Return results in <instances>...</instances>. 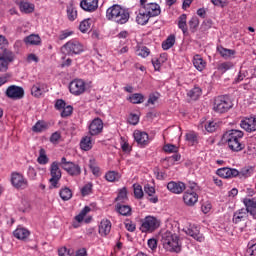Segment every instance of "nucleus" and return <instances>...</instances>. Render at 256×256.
<instances>
[{"label": "nucleus", "instance_id": "nucleus-46", "mask_svg": "<svg viewBox=\"0 0 256 256\" xmlns=\"http://www.w3.org/2000/svg\"><path fill=\"white\" fill-rule=\"evenodd\" d=\"M127 199V188L124 187L120 189L118 196L116 197V201H118V203H125Z\"/></svg>", "mask_w": 256, "mask_h": 256}, {"label": "nucleus", "instance_id": "nucleus-31", "mask_svg": "<svg viewBox=\"0 0 256 256\" xmlns=\"http://www.w3.org/2000/svg\"><path fill=\"white\" fill-rule=\"evenodd\" d=\"M14 237H16V239H20V240H23V239H27V237H29V235L31 234L29 232V230H27L26 228H23V227H19L17 228L14 232Z\"/></svg>", "mask_w": 256, "mask_h": 256}, {"label": "nucleus", "instance_id": "nucleus-40", "mask_svg": "<svg viewBox=\"0 0 256 256\" xmlns=\"http://www.w3.org/2000/svg\"><path fill=\"white\" fill-rule=\"evenodd\" d=\"M31 209V204L29 203L28 199L22 198L21 202L18 206V210L22 213H27Z\"/></svg>", "mask_w": 256, "mask_h": 256}, {"label": "nucleus", "instance_id": "nucleus-8", "mask_svg": "<svg viewBox=\"0 0 256 256\" xmlns=\"http://www.w3.org/2000/svg\"><path fill=\"white\" fill-rule=\"evenodd\" d=\"M159 225H161V223L157 218L153 216H147L144 218L140 226V231H142V233H153L155 229H158Z\"/></svg>", "mask_w": 256, "mask_h": 256}, {"label": "nucleus", "instance_id": "nucleus-22", "mask_svg": "<svg viewBox=\"0 0 256 256\" xmlns=\"http://www.w3.org/2000/svg\"><path fill=\"white\" fill-rule=\"evenodd\" d=\"M245 205V210L247 215H250L253 217V219H256V202L253 199L245 198L243 201Z\"/></svg>", "mask_w": 256, "mask_h": 256}, {"label": "nucleus", "instance_id": "nucleus-7", "mask_svg": "<svg viewBox=\"0 0 256 256\" xmlns=\"http://www.w3.org/2000/svg\"><path fill=\"white\" fill-rule=\"evenodd\" d=\"M60 167L71 177H79V175H81V166L71 161H67V158L65 157L61 158Z\"/></svg>", "mask_w": 256, "mask_h": 256}, {"label": "nucleus", "instance_id": "nucleus-9", "mask_svg": "<svg viewBox=\"0 0 256 256\" xmlns=\"http://www.w3.org/2000/svg\"><path fill=\"white\" fill-rule=\"evenodd\" d=\"M140 7L144 8L148 16L159 17L161 15V6L155 2H147V0H140Z\"/></svg>", "mask_w": 256, "mask_h": 256}, {"label": "nucleus", "instance_id": "nucleus-58", "mask_svg": "<svg viewBox=\"0 0 256 256\" xmlns=\"http://www.w3.org/2000/svg\"><path fill=\"white\" fill-rule=\"evenodd\" d=\"M71 35H73V31L64 30L60 33L58 38L60 41H63L67 39V37H71Z\"/></svg>", "mask_w": 256, "mask_h": 256}, {"label": "nucleus", "instance_id": "nucleus-13", "mask_svg": "<svg viewBox=\"0 0 256 256\" xmlns=\"http://www.w3.org/2000/svg\"><path fill=\"white\" fill-rule=\"evenodd\" d=\"M85 89V81L81 79H75L72 82H70L69 90L70 93H72V95H83Z\"/></svg>", "mask_w": 256, "mask_h": 256}, {"label": "nucleus", "instance_id": "nucleus-3", "mask_svg": "<svg viewBox=\"0 0 256 256\" xmlns=\"http://www.w3.org/2000/svg\"><path fill=\"white\" fill-rule=\"evenodd\" d=\"M161 243L166 251H170L171 253H179L181 251V240L173 232L167 231L162 234Z\"/></svg>", "mask_w": 256, "mask_h": 256}, {"label": "nucleus", "instance_id": "nucleus-19", "mask_svg": "<svg viewBox=\"0 0 256 256\" xmlns=\"http://www.w3.org/2000/svg\"><path fill=\"white\" fill-rule=\"evenodd\" d=\"M183 201L188 207H193L197 201H199V195L195 191L187 190L183 195Z\"/></svg>", "mask_w": 256, "mask_h": 256}, {"label": "nucleus", "instance_id": "nucleus-18", "mask_svg": "<svg viewBox=\"0 0 256 256\" xmlns=\"http://www.w3.org/2000/svg\"><path fill=\"white\" fill-rule=\"evenodd\" d=\"M240 125L242 129L248 133H253V131H256V117L251 116L250 118H246L245 120L241 121Z\"/></svg>", "mask_w": 256, "mask_h": 256}, {"label": "nucleus", "instance_id": "nucleus-64", "mask_svg": "<svg viewBox=\"0 0 256 256\" xmlns=\"http://www.w3.org/2000/svg\"><path fill=\"white\" fill-rule=\"evenodd\" d=\"M61 139V133L59 132H54L51 137H50V143H57Z\"/></svg>", "mask_w": 256, "mask_h": 256}, {"label": "nucleus", "instance_id": "nucleus-59", "mask_svg": "<svg viewBox=\"0 0 256 256\" xmlns=\"http://www.w3.org/2000/svg\"><path fill=\"white\" fill-rule=\"evenodd\" d=\"M67 106V104L64 102L63 99H59L55 103V109L58 111H61V109H64Z\"/></svg>", "mask_w": 256, "mask_h": 256}, {"label": "nucleus", "instance_id": "nucleus-49", "mask_svg": "<svg viewBox=\"0 0 256 256\" xmlns=\"http://www.w3.org/2000/svg\"><path fill=\"white\" fill-rule=\"evenodd\" d=\"M217 127H219V125L214 121L207 122L205 124V129L208 133H215V131H217Z\"/></svg>", "mask_w": 256, "mask_h": 256}, {"label": "nucleus", "instance_id": "nucleus-38", "mask_svg": "<svg viewBox=\"0 0 256 256\" xmlns=\"http://www.w3.org/2000/svg\"><path fill=\"white\" fill-rule=\"evenodd\" d=\"M173 45H175V35H170L164 42H162V49L168 51Z\"/></svg>", "mask_w": 256, "mask_h": 256}, {"label": "nucleus", "instance_id": "nucleus-12", "mask_svg": "<svg viewBox=\"0 0 256 256\" xmlns=\"http://www.w3.org/2000/svg\"><path fill=\"white\" fill-rule=\"evenodd\" d=\"M6 96H8L9 99L17 101L25 97V90H23V87L12 85L7 88Z\"/></svg>", "mask_w": 256, "mask_h": 256}, {"label": "nucleus", "instance_id": "nucleus-16", "mask_svg": "<svg viewBox=\"0 0 256 256\" xmlns=\"http://www.w3.org/2000/svg\"><path fill=\"white\" fill-rule=\"evenodd\" d=\"M80 7L83 9V11L93 13L99 9V0H82L80 2Z\"/></svg>", "mask_w": 256, "mask_h": 256}, {"label": "nucleus", "instance_id": "nucleus-17", "mask_svg": "<svg viewBox=\"0 0 256 256\" xmlns=\"http://www.w3.org/2000/svg\"><path fill=\"white\" fill-rule=\"evenodd\" d=\"M167 189L170 191V193H174L175 195H181L185 189H187V186H185V183L183 182H175L170 181L167 184Z\"/></svg>", "mask_w": 256, "mask_h": 256}, {"label": "nucleus", "instance_id": "nucleus-54", "mask_svg": "<svg viewBox=\"0 0 256 256\" xmlns=\"http://www.w3.org/2000/svg\"><path fill=\"white\" fill-rule=\"evenodd\" d=\"M165 153H177L179 148L173 144H166L163 147Z\"/></svg>", "mask_w": 256, "mask_h": 256}, {"label": "nucleus", "instance_id": "nucleus-52", "mask_svg": "<svg viewBox=\"0 0 256 256\" xmlns=\"http://www.w3.org/2000/svg\"><path fill=\"white\" fill-rule=\"evenodd\" d=\"M188 24L192 31H196V29L199 27V18L196 16L192 17Z\"/></svg>", "mask_w": 256, "mask_h": 256}, {"label": "nucleus", "instance_id": "nucleus-10", "mask_svg": "<svg viewBox=\"0 0 256 256\" xmlns=\"http://www.w3.org/2000/svg\"><path fill=\"white\" fill-rule=\"evenodd\" d=\"M11 183L15 189H19L21 191L27 189L29 187V181L23 174L19 172H13L11 176Z\"/></svg>", "mask_w": 256, "mask_h": 256}, {"label": "nucleus", "instance_id": "nucleus-28", "mask_svg": "<svg viewBox=\"0 0 256 256\" xmlns=\"http://www.w3.org/2000/svg\"><path fill=\"white\" fill-rule=\"evenodd\" d=\"M19 7H20V11L22 13L29 14V13H33V11H35V5L30 2H27V1H21L19 3Z\"/></svg>", "mask_w": 256, "mask_h": 256}, {"label": "nucleus", "instance_id": "nucleus-24", "mask_svg": "<svg viewBox=\"0 0 256 256\" xmlns=\"http://www.w3.org/2000/svg\"><path fill=\"white\" fill-rule=\"evenodd\" d=\"M98 233L101 235V237H107V235L111 233V221L108 219H103L100 222Z\"/></svg>", "mask_w": 256, "mask_h": 256}, {"label": "nucleus", "instance_id": "nucleus-53", "mask_svg": "<svg viewBox=\"0 0 256 256\" xmlns=\"http://www.w3.org/2000/svg\"><path fill=\"white\" fill-rule=\"evenodd\" d=\"M151 54V51L149 50V48H147V46H142L138 49V56L139 57H149V55Z\"/></svg>", "mask_w": 256, "mask_h": 256}, {"label": "nucleus", "instance_id": "nucleus-48", "mask_svg": "<svg viewBox=\"0 0 256 256\" xmlns=\"http://www.w3.org/2000/svg\"><path fill=\"white\" fill-rule=\"evenodd\" d=\"M134 197L136 199H143V188L139 184H134Z\"/></svg>", "mask_w": 256, "mask_h": 256}, {"label": "nucleus", "instance_id": "nucleus-32", "mask_svg": "<svg viewBox=\"0 0 256 256\" xmlns=\"http://www.w3.org/2000/svg\"><path fill=\"white\" fill-rule=\"evenodd\" d=\"M178 27L181 29L182 33L185 35L188 31L187 29V14H182L178 18Z\"/></svg>", "mask_w": 256, "mask_h": 256}, {"label": "nucleus", "instance_id": "nucleus-1", "mask_svg": "<svg viewBox=\"0 0 256 256\" xmlns=\"http://www.w3.org/2000/svg\"><path fill=\"white\" fill-rule=\"evenodd\" d=\"M241 139H243V131L241 130H229L223 135V141L227 143L231 151L236 153L245 149V144L241 143Z\"/></svg>", "mask_w": 256, "mask_h": 256}, {"label": "nucleus", "instance_id": "nucleus-5", "mask_svg": "<svg viewBox=\"0 0 256 256\" xmlns=\"http://www.w3.org/2000/svg\"><path fill=\"white\" fill-rule=\"evenodd\" d=\"M233 108V102L228 96H218L214 99L213 111L215 113H227Z\"/></svg>", "mask_w": 256, "mask_h": 256}, {"label": "nucleus", "instance_id": "nucleus-11", "mask_svg": "<svg viewBox=\"0 0 256 256\" xmlns=\"http://www.w3.org/2000/svg\"><path fill=\"white\" fill-rule=\"evenodd\" d=\"M13 61H15V53L5 48L1 54V71H7L10 63H13Z\"/></svg>", "mask_w": 256, "mask_h": 256}, {"label": "nucleus", "instance_id": "nucleus-51", "mask_svg": "<svg viewBox=\"0 0 256 256\" xmlns=\"http://www.w3.org/2000/svg\"><path fill=\"white\" fill-rule=\"evenodd\" d=\"M92 191H93V184L88 183L84 187H82L81 194L83 195V197H86V195H91Z\"/></svg>", "mask_w": 256, "mask_h": 256}, {"label": "nucleus", "instance_id": "nucleus-55", "mask_svg": "<svg viewBox=\"0 0 256 256\" xmlns=\"http://www.w3.org/2000/svg\"><path fill=\"white\" fill-rule=\"evenodd\" d=\"M62 112H61V117H69L72 115L73 113V106L68 105V106H64V108H62Z\"/></svg>", "mask_w": 256, "mask_h": 256}, {"label": "nucleus", "instance_id": "nucleus-35", "mask_svg": "<svg viewBox=\"0 0 256 256\" xmlns=\"http://www.w3.org/2000/svg\"><path fill=\"white\" fill-rule=\"evenodd\" d=\"M116 207L120 215H123L124 217H129V215H131V206L117 204Z\"/></svg>", "mask_w": 256, "mask_h": 256}, {"label": "nucleus", "instance_id": "nucleus-63", "mask_svg": "<svg viewBox=\"0 0 256 256\" xmlns=\"http://www.w3.org/2000/svg\"><path fill=\"white\" fill-rule=\"evenodd\" d=\"M212 207H213V206H212L209 202H204V203L202 204L201 209H202V212H203V213L207 214V213H209V211H211V208H212Z\"/></svg>", "mask_w": 256, "mask_h": 256}, {"label": "nucleus", "instance_id": "nucleus-23", "mask_svg": "<svg viewBox=\"0 0 256 256\" xmlns=\"http://www.w3.org/2000/svg\"><path fill=\"white\" fill-rule=\"evenodd\" d=\"M247 217H249V214H247V210L245 208H241L234 212L232 222L237 225L241 223V221H247Z\"/></svg>", "mask_w": 256, "mask_h": 256}, {"label": "nucleus", "instance_id": "nucleus-36", "mask_svg": "<svg viewBox=\"0 0 256 256\" xmlns=\"http://www.w3.org/2000/svg\"><path fill=\"white\" fill-rule=\"evenodd\" d=\"M37 162L39 165H47V163H49V157H47V152L43 148L39 150Z\"/></svg>", "mask_w": 256, "mask_h": 256}, {"label": "nucleus", "instance_id": "nucleus-50", "mask_svg": "<svg viewBox=\"0 0 256 256\" xmlns=\"http://www.w3.org/2000/svg\"><path fill=\"white\" fill-rule=\"evenodd\" d=\"M31 93L34 97H41L43 95V89H41V85L36 84L31 88Z\"/></svg>", "mask_w": 256, "mask_h": 256}, {"label": "nucleus", "instance_id": "nucleus-39", "mask_svg": "<svg viewBox=\"0 0 256 256\" xmlns=\"http://www.w3.org/2000/svg\"><path fill=\"white\" fill-rule=\"evenodd\" d=\"M105 179L106 181L113 183L115 181H119V179H121V175H119V173L116 171H109L108 173H106Z\"/></svg>", "mask_w": 256, "mask_h": 256}, {"label": "nucleus", "instance_id": "nucleus-34", "mask_svg": "<svg viewBox=\"0 0 256 256\" xmlns=\"http://www.w3.org/2000/svg\"><path fill=\"white\" fill-rule=\"evenodd\" d=\"M59 195L62 201H69L73 197V191L69 187H64L59 191Z\"/></svg>", "mask_w": 256, "mask_h": 256}, {"label": "nucleus", "instance_id": "nucleus-57", "mask_svg": "<svg viewBox=\"0 0 256 256\" xmlns=\"http://www.w3.org/2000/svg\"><path fill=\"white\" fill-rule=\"evenodd\" d=\"M186 141H189L191 145H195L197 143V135L195 133L186 134Z\"/></svg>", "mask_w": 256, "mask_h": 256}, {"label": "nucleus", "instance_id": "nucleus-4", "mask_svg": "<svg viewBox=\"0 0 256 256\" xmlns=\"http://www.w3.org/2000/svg\"><path fill=\"white\" fill-rule=\"evenodd\" d=\"M61 51L64 55L73 57V55H81L85 51V46L79 40H70L62 46Z\"/></svg>", "mask_w": 256, "mask_h": 256}, {"label": "nucleus", "instance_id": "nucleus-41", "mask_svg": "<svg viewBox=\"0 0 256 256\" xmlns=\"http://www.w3.org/2000/svg\"><path fill=\"white\" fill-rule=\"evenodd\" d=\"M201 93L202 90L199 87L195 86L192 90L188 92V97H190V99H193L194 101H197V99L201 97Z\"/></svg>", "mask_w": 256, "mask_h": 256}, {"label": "nucleus", "instance_id": "nucleus-26", "mask_svg": "<svg viewBox=\"0 0 256 256\" xmlns=\"http://www.w3.org/2000/svg\"><path fill=\"white\" fill-rule=\"evenodd\" d=\"M80 149H82V151H91V149H93V140L91 139V136L82 137L80 141Z\"/></svg>", "mask_w": 256, "mask_h": 256}, {"label": "nucleus", "instance_id": "nucleus-45", "mask_svg": "<svg viewBox=\"0 0 256 256\" xmlns=\"http://www.w3.org/2000/svg\"><path fill=\"white\" fill-rule=\"evenodd\" d=\"M79 29L81 33H87L91 29V19H85L80 23Z\"/></svg>", "mask_w": 256, "mask_h": 256}, {"label": "nucleus", "instance_id": "nucleus-44", "mask_svg": "<svg viewBox=\"0 0 256 256\" xmlns=\"http://www.w3.org/2000/svg\"><path fill=\"white\" fill-rule=\"evenodd\" d=\"M130 103H133L134 105H137L139 103H143L145 101V97L143 94L135 93L132 96H130Z\"/></svg>", "mask_w": 256, "mask_h": 256}, {"label": "nucleus", "instance_id": "nucleus-61", "mask_svg": "<svg viewBox=\"0 0 256 256\" xmlns=\"http://www.w3.org/2000/svg\"><path fill=\"white\" fill-rule=\"evenodd\" d=\"M246 256L256 255V244H252L246 251Z\"/></svg>", "mask_w": 256, "mask_h": 256}, {"label": "nucleus", "instance_id": "nucleus-33", "mask_svg": "<svg viewBox=\"0 0 256 256\" xmlns=\"http://www.w3.org/2000/svg\"><path fill=\"white\" fill-rule=\"evenodd\" d=\"M193 65L197 71H203L205 69L206 63L200 55H195L193 59Z\"/></svg>", "mask_w": 256, "mask_h": 256}, {"label": "nucleus", "instance_id": "nucleus-47", "mask_svg": "<svg viewBox=\"0 0 256 256\" xmlns=\"http://www.w3.org/2000/svg\"><path fill=\"white\" fill-rule=\"evenodd\" d=\"M233 67V62H224L218 65V71L221 73H227V71H229V69H233Z\"/></svg>", "mask_w": 256, "mask_h": 256}, {"label": "nucleus", "instance_id": "nucleus-14", "mask_svg": "<svg viewBox=\"0 0 256 256\" xmlns=\"http://www.w3.org/2000/svg\"><path fill=\"white\" fill-rule=\"evenodd\" d=\"M88 129L91 137L100 135V133H103V120H101V118H95L91 121Z\"/></svg>", "mask_w": 256, "mask_h": 256}, {"label": "nucleus", "instance_id": "nucleus-25", "mask_svg": "<svg viewBox=\"0 0 256 256\" xmlns=\"http://www.w3.org/2000/svg\"><path fill=\"white\" fill-rule=\"evenodd\" d=\"M150 18L151 17L149 16V14L144 10L143 7L140 6L139 13L136 16V22L138 23V25H147Z\"/></svg>", "mask_w": 256, "mask_h": 256}, {"label": "nucleus", "instance_id": "nucleus-2", "mask_svg": "<svg viewBox=\"0 0 256 256\" xmlns=\"http://www.w3.org/2000/svg\"><path fill=\"white\" fill-rule=\"evenodd\" d=\"M106 17L108 21H114L118 25H125L129 21V10L121 7V5L114 4L106 11Z\"/></svg>", "mask_w": 256, "mask_h": 256}, {"label": "nucleus", "instance_id": "nucleus-6", "mask_svg": "<svg viewBox=\"0 0 256 256\" xmlns=\"http://www.w3.org/2000/svg\"><path fill=\"white\" fill-rule=\"evenodd\" d=\"M59 167H61V165L60 162L57 161L52 162L50 166V189H59L60 187L59 181H61L62 173Z\"/></svg>", "mask_w": 256, "mask_h": 256}, {"label": "nucleus", "instance_id": "nucleus-21", "mask_svg": "<svg viewBox=\"0 0 256 256\" xmlns=\"http://www.w3.org/2000/svg\"><path fill=\"white\" fill-rule=\"evenodd\" d=\"M217 175L223 177V179H231V177H237V175H239V170L233 168H219Z\"/></svg>", "mask_w": 256, "mask_h": 256}, {"label": "nucleus", "instance_id": "nucleus-43", "mask_svg": "<svg viewBox=\"0 0 256 256\" xmlns=\"http://www.w3.org/2000/svg\"><path fill=\"white\" fill-rule=\"evenodd\" d=\"M251 173H253V169L245 167L242 168L241 171H238L237 177H239V179H247V177H251Z\"/></svg>", "mask_w": 256, "mask_h": 256}, {"label": "nucleus", "instance_id": "nucleus-20", "mask_svg": "<svg viewBox=\"0 0 256 256\" xmlns=\"http://www.w3.org/2000/svg\"><path fill=\"white\" fill-rule=\"evenodd\" d=\"M134 139L136 143L140 145V147H145V145H149V134H147V132L139 130L134 131Z\"/></svg>", "mask_w": 256, "mask_h": 256}, {"label": "nucleus", "instance_id": "nucleus-29", "mask_svg": "<svg viewBox=\"0 0 256 256\" xmlns=\"http://www.w3.org/2000/svg\"><path fill=\"white\" fill-rule=\"evenodd\" d=\"M144 191L147 195H149L150 203H157L159 201V198L157 196H153V195H155V187L147 184L146 186H144Z\"/></svg>", "mask_w": 256, "mask_h": 256}, {"label": "nucleus", "instance_id": "nucleus-15", "mask_svg": "<svg viewBox=\"0 0 256 256\" xmlns=\"http://www.w3.org/2000/svg\"><path fill=\"white\" fill-rule=\"evenodd\" d=\"M184 232L186 233V235H189L190 237H192L193 239H195V241H198L199 243H203V241H205V237L203 236V234H201L199 227H197L195 225H192V226L186 228L184 230Z\"/></svg>", "mask_w": 256, "mask_h": 256}, {"label": "nucleus", "instance_id": "nucleus-30", "mask_svg": "<svg viewBox=\"0 0 256 256\" xmlns=\"http://www.w3.org/2000/svg\"><path fill=\"white\" fill-rule=\"evenodd\" d=\"M26 45H41V37L37 34H31L24 38Z\"/></svg>", "mask_w": 256, "mask_h": 256}, {"label": "nucleus", "instance_id": "nucleus-56", "mask_svg": "<svg viewBox=\"0 0 256 256\" xmlns=\"http://www.w3.org/2000/svg\"><path fill=\"white\" fill-rule=\"evenodd\" d=\"M128 123L130 125H137L139 123V115L131 113L128 117Z\"/></svg>", "mask_w": 256, "mask_h": 256}, {"label": "nucleus", "instance_id": "nucleus-62", "mask_svg": "<svg viewBox=\"0 0 256 256\" xmlns=\"http://www.w3.org/2000/svg\"><path fill=\"white\" fill-rule=\"evenodd\" d=\"M59 256H71V250H68L66 247H62L58 250Z\"/></svg>", "mask_w": 256, "mask_h": 256}, {"label": "nucleus", "instance_id": "nucleus-27", "mask_svg": "<svg viewBox=\"0 0 256 256\" xmlns=\"http://www.w3.org/2000/svg\"><path fill=\"white\" fill-rule=\"evenodd\" d=\"M217 52L223 59H231L235 55V50L227 49L223 46H217Z\"/></svg>", "mask_w": 256, "mask_h": 256}, {"label": "nucleus", "instance_id": "nucleus-60", "mask_svg": "<svg viewBox=\"0 0 256 256\" xmlns=\"http://www.w3.org/2000/svg\"><path fill=\"white\" fill-rule=\"evenodd\" d=\"M211 3L216 7H225L227 6V0H211Z\"/></svg>", "mask_w": 256, "mask_h": 256}, {"label": "nucleus", "instance_id": "nucleus-37", "mask_svg": "<svg viewBox=\"0 0 256 256\" xmlns=\"http://www.w3.org/2000/svg\"><path fill=\"white\" fill-rule=\"evenodd\" d=\"M47 123L44 121H38L33 127L32 131L34 133H43V131H47Z\"/></svg>", "mask_w": 256, "mask_h": 256}, {"label": "nucleus", "instance_id": "nucleus-42", "mask_svg": "<svg viewBox=\"0 0 256 256\" xmlns=\"http://www.w3.org/2000/svg\"><path fill=\"white\" fill-rule=\"evenodd\" d=\"M67 16L69 21H75L77 19V10L73 6V4L67 6Z\"/></svg>", "mask_w": 256, "mask_h": 256}]
</instances>
